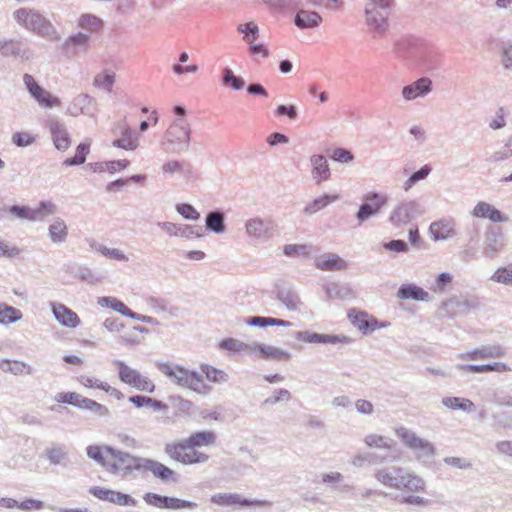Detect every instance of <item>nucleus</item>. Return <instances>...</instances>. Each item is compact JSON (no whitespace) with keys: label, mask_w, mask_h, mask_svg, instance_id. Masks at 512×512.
Here are the masks:
<instances>
[{"label":"nucleus","mask_w":512,"mask_h":512,"mask_svg":"<svg viewBox=\"0 0 512 512\" xmlns=\"http://www.w3.org/2000/svg\"><path fill=\"white\" fill-rule=\"evenodd\" d=\"M155 365L165 377L178 387L189 389L200 395H206L212 390V387L204 382L202 375L197 371L171 362H156Z\"/></svg>","instance_id":"obj_1"},{"label":"nucleus","mask_w":512,"mask_h":512,"mask_svg":"<svg viewBox=\"0 0 512 512\" xmlns=\"http://www.w3.org/2000/svg\"><path fill=\"white\" fill-rule=\"evenodd\" d=\"M13 17L17 23L30 31L36 32L41 37L50 41H59L61 39V35L51 22L35 10L20 8L13 13Z\"/></svg>","instance_id":"obj_2"},{"label":"nucleus","mask_w":512,"mask_h":512,"mask_svg":"<svg viewBox=\"0 0 512 512\" xmlns=\"http://www.w3.org/2000/svg\"><path fill=\"white\" fill-rule=\"evenodd\" d=\"M397 437L409 448L416 459L422 463H430L435 456L436 449L427 439L419 437L414 431L400 427L396 430Z\"/></svg>","instance_id":"obj_3"},{"label":"nucleus","mask_w":512,"mask_h":512,"mask_svg":"<svg viewBox=\"0 0 512 512\" xmlns=\"http://www.w3.org/2000/svg\"><path fill=\"white\" fill-rule=\"evenodd\" d=\"M105 452L114 459V462L107 467V470L114 474L127 476L135 470L141 471L142 469L144 459L142 457L131 455L111 446H105Z\"/></svg>","instance_id":"obj_4"},{"label":"nucleus","mask_w":512,"mask_h":512,"mask_svg":"<svg viewBox=\"0 0 512 512\" xmlns=\"http://www.w3.org/2000/svg\"><path fill=\"white\" fill-rule=\"evenodd\" d=\"M190 125L184 118L171 123L165 133V139L172 152L188 151L190 147Z\"/></svg>","instance_id":"obj_5"},{"label":"nucleus","mask_w":512,"mask_h":512,"mask_svg":"<svg viewBox=\"0 0 512 512\" xmlns=\"http://www.w3.org/2000/svg\"><path fill=\"white\" fill-rule=\"evenodd\" d=\"M113 364L118 368L119 379L135 388L136 390L152 393L155 390V385L146 376H143L138 370L128 366L124 361L114 360Z\"/></svg>","instance_id":"obj_6"},{"label":"nucleus","mask_w":512,"mask_h":512,"mask_svg":"<svg viewBox=\"0 0 512 512\" xmlns=\"http://www.w3.org/2000/svg\"><path fill=\"white\" fill-rule=\"evenodd\" d=\"M165 453L173 460L184 465L205 463L209 456L203 452H199L192 447H185L183 443H168L165 446Z\"/></svg>","instance_id":"obj_7"},{"label":"nucleus","mask_w":512,"mask_h":512,"mask_svg":"<svg viewBox=\"0 0 512 512\" xmlns=\"http://www.w3.org/2000/svg\"><path fill=\"white\" fill-rule=\"evenodd\" d=\"M277 229V223L271 218L253 217L245 222L246 235L259 242L269 241Z\"/></svg>","instance_id":"obj_8"},{"label":"nucleus","mask_w":512,"mask_h":512,"mask_svg":"<svg viewBox=\"0 0 512 512\" xmlns=\"http://www.w3.org/2000/svg\"><path fill=\"white\" fill-rule=\"evenodd\" d=\"M423 214L422 206L416 200L399 203L390 213L389 222L395 227H402Z\"/></svg>","instance_id":"obj_9"},{"label":"nucleus","mask_w":512,"mask_h":512,"mask_svg":"<svg viewBox=\"0 0 512 512\" xmlns=\"http://www.w3.org/2000/svg\"><path fill=\"white\" fill-rule=\"evenodd\" d=\"M23 82L30 95L41 107L53 108L61 104L60 99L41 87L32 75L24 74Z\"/></svg>","instance_id":"obj_10"},{"label":"nucleus","mask_w":512,"mask_h":512,"mask_svg":"<svg viewBox=\"0 0 512 512\" xmlns=\"http://www.w3.org/2000/svg\"><path fill=\"white\" fill-rule=\"evenodd\" d=\"M211 501L219 506L233 507L239 506H257V507H271L272 503L266 499L249 500L242 497L238 493H218L211 497Z\"/></svg>","instance_id":"obj_11"},{"label":"nucleus","mask_w":512,"mask_h":512,"mask_svg":"<svg viewBox=\"0 0 512 512\" xmlns=\"http://www.w3.org/2000/svg\"><path fill=\"white\" fill-rule=\"evenodd\" d=\"M428 233L435 242L451 240L458 235L456 221L451 217H442L429 225Z\"/></svg>","instance_id":"obj_12"},{"label":"nucleus","mask_w":512,"mask_h":512,"mask_svg":"<svg viewBox=\"0 0 512 512\" xmlns=\"http://www.w3.org/2000/svg\"><path fill=\"white\" fill-rule=\"evenodd\" d=\"M364 203L360 205L356 213V219L362 223L379 213L381 208L387 204L388 197L377 192H370L365 195Z\"/></svg>","instance_id":"obj_13"},{"label":"nucleus","mask_w":512,"mask_h":512,"mask_svg":"<svg viewBox=\"0 0 512 512\" xmlns=\"http://www.w3.org/2000/svg\"><path fill=\"white\" fill-rule=\"evenodd\" d=\"M505 247L504 235L500 227L490 226L485 230L483 240L484 256L494 258Z\"/></svg>","instance_id":"obj_14"},{"label":"nucleus","mask_w":512,"mask_h":512,"mask_svg":"<svg viewBox=\"0 0 512 512\" xmlns=\"http://www.w3.org/2000/svg\"><path fill=\"white\" fill-rule=\"evenodd\" d=\"M113 133L116 136H120L112 142L113 147L131 151L138 148V136L125 121L117 123L113 129Z\"/></svg>","instance_id":"obj_15"},{"label":"nucleus","mask_w":512,"mask_h":512,"mask_svg":"<svg viewBox=\"0 0 512 512\" xmlns=\"http://www.w3.org/2000/svg\"><path fill=\"white\" fill-rule=\"evenodd\" d=\"M0 55L20 59L21 62L29 61L33 58L30 48L22 41L14 39H0Z\"/></svg>","instance_id":"obj_16"},{"label":"nucleus","mask_w":512,"mask_h":512,"mask_svg":"<svg viewBox=\"0 0 512 512\" xmlns=\"http://www.w3.org/2000/svg\"><path fill=\"white\" fill-rule=\"evenodd\" d=\"M505 355L504 349L499 345H482L473 350L460 353L457 355V359L463 362L488 360L493 358H500Z\"/></svg>","instance_id":"obj_17"},{"label":"nucleus","mask_w":512,"mask_h":512,"mask_svg":"<svg viewBox=\"0 0 512 512\" xmlns=\"http://www.w3.org/2000/svg\"><path fill=\"white\" fill-rule=\"evenodd\" d=\"M89 493L99 500L108 501L120 506H136L137 504L136 500L130 495L103 487H91Z\"/></svg>","instance_id":"obj_18"},{"label":"nucleus","mask_w":512,"mask_h":512,"mask_svg":"<svg viewBox=\"0 0 512 512\" xmlns=\"http://www.w3.org/2000/svg\"><path fill=\"white\" fill-rule=\"evenodd\" d=\"M368 448L386 450L390 454V459L395 461L400 458V453L395 454L397 443L394 439L377 433L367 434L363 439Z\"/></svg>","instance_id":"obj_19"},{"label":"nucleus","mask_w":512,"mask_h":512,"mask_svg":"<svg viewBox=\"0 0 512 512\" xmlns=\"http://www.w3.org/2000/svg\"><path fill=\"white\" fill-rule=\"evenodd\" d=\"M298 341L306 343H322L336 345L338 343H350V338L344 335H326L310 331H298L295 334Z\"/></svg>","instance_id":"obj_20"},{"label":"nucleus","mask_w":512,"mask_h":512,"mask_svg":"<svg viewBox=\"0 0 512 512\" xmlns=\"http://www.w3.org/2000/svg\"><path fill=\"white\" fill-rule=\"evenodd\" d=\"M472 215L477 218L489 219L494 223H507L510 220L507 214L484 201H480L474 206Z\"/></svg>","instance_id":"obj_21"},{"label":"nucleus","mask_w":512,"mask_h":512,"mask_svg":"<svg viewBox=\"0 0 512 512\" xmlns=\"http://www.w3.org/2000/svg\"><path fill=\"white\" fill-rule=\"evenodd\" d=\"M276 298L290 312H300L304 305L298 293L290 286L278 287Z\"/></svg>","instance_id":"obj_22"},{"label":"nucleus","mask_w":512,"mask_h":512,"mask_svg":"<svg viewBox=\"0 0 512 512\" xmlns=\"http://www.w3.org/2000/svg\"><path fill=\"white\" fill-rule=\"evenodd\" d=\"M48 127L55 148L62 152L66 151L71 145V138L65 125L58 120L51 119L48 122Z\"/></svg>","instance_id":"obj_23"},{"label":"nucleus","mask_w":512,"mask_h":512,"mask_svg":"<svg viewBox=\"0 0 512 512\" xmlns=\"http://www.w3.org/2000/svg\"><path fill=\"white\" fill-rule=\"evenodd\" d=\"M396 490H407L409 492L424 491L425 481L423 478L415 474L414 472L408 471L404 468L401 469L399 474Z\"/></svg>","instance_id":"obj_24"},{"label":"nucleus","mask_w":512,"mask_h":512,"mask_svg":"<svg viewBox=\"0 0 512 512\" xmlns=\"http://www.w3.org/2000/svg\"><path fill=\"white\" fill-rule=\"evenodd\" d=\"M432 90V81L427 77H422L410 85L403 87L402 97L411 101L418 97H424Z\"/></svg>","instance_id":"obj_25"},{"label":"nucleus","mask_w":512,"mask_h":512,"mask_svg":"<svg viewBox=\"0 0 512 512\" xmlns=\"http://www.w3.org/2000/svg\"><path fill=\"white\" fill-rule=\"evenodd\" d=\"M388 15L389 9L365 7L366 23L377 32L386 31Z\"/></svg>","instance_id":"obj_26"},{"label":"nucleus","mask_w":512,"mask_h":512,"mask_svg":"<svg viewBox=\"0 0 512 512\" xmlns=\"http://www.w3.org/2000/svg\"><path fill=\"white\" fill-rule=\"evenodd\" d=\"M52 312L60 325L76 328L80 324L79 316L64 304H52Z\"/></svg>","instance_id":"obj_27"},{"label":"nucleus","mask_w":512,"mask_h":512,"mask_svg":"<svg viewBox=\"0 0 512 512\" xmlns=\"http://www.w3.org/2000/svg\"><path fill=\"white\" fill-rule=\"evenodd\" d=\"M315 266L322 271H342L347 263L336 254L326 253L315 258Z\"/></svg>","instance_id":"obj_28"},{"label":"nucleus","mask_w":512,"mask_h":512,"mask_svg":"<svg viewBox=\"0 0 512 512\" xmlns=\"http://www.w3.org/2000/svg\"><path fill=\"white\" fill-rule=\"evenodd\" d=\"M348 316L353 326L363 334H368L377 328L385 327L384 324L378 325V321L373 317L369 318L365 312H351Z\"/></svg>","instance_id":"obj_29"},{"label":"nucleus","mask_w":512,"mask_h":512,"mask_svg":"<svg viewBox=\"0 0 512 512\" xmlns=\"http://www.w3.org/2000/svg\"><path fill=\"white\" fill-rule=\"evenodd\" d=\"M402 467L399 466H385L375 470L374 478L385 487L395 489L399 474L401 473Z\"/></svg>","instance_id":"obj_30"},{"label":"nucleus","mask_w":512,"mask_h":512,"mask_svg":"<svg viewBox=\"0 0 512 512\" xmlns=\"http://www.w3.org/2000/svg\"><path fill=\"white\" fill-rule=\"evenodd\" d=\"M456 368L463 372L468 373H487V372H507L511 371V368L502 362H494L492 364H465V363H458L456 365Z\"/></svg>","instance_id":"obj_31"},{"label":"nucleus","mask_w":512,"mask_h":512,"mask_svg":"<svg viewBox=\"0 0 512 512\" xmlns=\"http://www.w3.org/2000/svg\"><path fill=\"white\" fill-rule=\"evenodd\" d=\"M95 104V99L86 93L78 94L67 109V113L72 116L79 114L92 115L91 106Z\"/></svg>","instance_id":"obj_32"},{"label":"nucleus","mask_w":512,"mask_h":512,"mask_svg":"<svg viewBox=\"0 0 512 512\" xmlns=\"http://www.w3.org/2000/svg\"><path fill=\"white\" fill-rule=\"evenodd\" d=\"M397 297L402 300L412 299L424 302L430 300V295L427 291L412 283L402 284L398 289Z\"/></svg>","instance_id":"obj_33"},{"label":"nucleus","mask_w":512,"mask_h":512,"mask_svg":"<svg viewBox=\"0 0 512 512\" xmlns=\"http://www.w3.org/2000/svg\"><path fill=\"white\" fill-rule=\"evenodd\" d=\"M141 471L151 472L156 478L162 481H169L174 474V471L164 464L147 458L143 459Z\"/></svg>","instance_id":"obj_34"},{"label":"nucleus","mask_w":512,"mask_h":512,"mask_svg":"<svg viewBox=\"0 0 512 512\" xmlns=\"http://www.w3.org/2000/svg\"><path fill=\"white\" fill-rule=\"evenodd\" d=\"M322 22L321 15L312 10L301 9L297 12L294 23L300 29L315 28Z\"/></svg>","instance_id":"obj_35"},{"label":"nucleus","mask_w":512,"mask_h":512,"mask_svg":"<svg viewBox=\"0 0 512 512\" xmlns=\"http://www.w3.org/2000/svg\"><path fill=\"white\" fill-rule=\"evenodd\" d=\"M312 169V177L317 184L327 180L330 176V169L326 158L322 155H313L310 158Z\"/></svg>","instance_id":"obj_36"},{"label":"nucleus","mask_w":512,"mask_h":512,"mask_svg":"<svg viewBox=\"0 0 512 512\" xmlns=\"http://www.w3.org/2000/svg\"><path fill=\"white\" fill-rule=\"evenodd\" d=\"M45 457L51 465H64L68 459V451L63 444L56 442L50 443L45 449Z\"/></svg>","instance_id":"obj_37"},{"label":"nucleus","mask_w":512,"mask_h":512,"mask_svg":"<svg viewBox=\"0 0 512 512\" xmlns=\"http://www.w3.org/2000/svg\"><path fill=\"white\" fill-rule=\"evenodd\" d=\"M48 236L54 244L65 242L68 236V227L65 221L59 217L55 218L48 227Z\"/></svg>","instance_id":"obj_38"},{"label":"nucleus","mask_w":512,"mask_h":512,"mask_svg":"<svg viewBox=\"0 0 512 512\" xmlns=\"http://www.w3.org/2000/svg\"><path fill=\"white\" fill-rule=\"evenodd\" d=\"M216 436L211 431H201L192 434L189 438L180 441L185 447H203L212 445L215 442Z\"/></svg>","instance_id":"obj_39"},{"label":"nucleus","mask_w":512,"mask_h":512,"mask_svg":"<svg viewBox=\"0 0 512 512\" xmlns=\"http://www.w3.org/2000/svg\"><path fill=\"white\" fill-rule=\"evenodd\" d=\"M443 307L452 309L453 314L467 313L477 307L474 300L468 297H454L443 303Z\"/></svg>","instance_id":"obj_40"},{"label":"nucleus","mask_w":512,"mask_h":512,"mask_svg":"<svg viewBox=\"0 0 512 512\" xmlns=\"http://www.w3.org/2000/svg\"><path fill=\"white\" fill-rule=\"evenodd\" d=\"M225 216L224 213L215 210L211 211L206 215L205 226L206 229L210 232H214L216 234H221L225 232L226 226L224 223Z\"/></svg>","instance_id":"obj_41"},{"label":"nucleus","mask_w":512,"mask_h":512,"mask_svg":"<svg viewBox=\"0 0 512 512\" xmlns=\"http://www.w3.org/2000/svg\"><path fill=\"white\" fill-rule=\"evenodd\" d=\"M343 479L344 476L340 472L336 471L321 474V482L323 484H330L332 485L333 490H338L342 493H348L353 489V486L349 484H343L339 486Z\"/></svg>","instance_id":"obj_42"},{"label":"nucleus","mask_w":512,"mask_h":512,"mask_svg":"<svg viewBox=\"0 0 512 512\" xmlns=\"http://www.w3.org/2000/svg\"><path fill=\"white\" fill-rule=\"evenodd\" d=\"M329 299L348 300L354 297L353 290L346 284L332 283L325 287Z\"/></svg>","instance_id":"obj_43"},{"label":"nucleus","mask_w":512,"mask_h":512,"mask_svg":"<svg viewBox=\"0 0 512 512\" xmlns=\"http://www.w3.org/2000/svg\"><path fill=\"white\" fill-rule=\"evenodd\" d=\"M441 403L443 406L453 410H462L467 413L474 412L476 407L474 403L466 398L460 397H445L442 399Z\"/></svg>","instance_id":"obj_44"},{"label":"nucleus","mask_w":512,"mask_h":512,"mask_svg":"<svg viewBox=\"0 0 512 512\" xmlns=\"http://www.w3.org/2000/svg\"><path fill=\"white\" fill-rule=\"evenodd\" d=\"M56 211L57 206L52 201H41L36 208H31V221H42Z\"/></svg>","instance_id":"obj_45"},{"label":"nucleus","mask_w":512,"mask_h":512,"mask_svg":"<svg viewBox=\"0 0 512 512\" xmlns=\"http://www.w3.org/2000/svg\"><path fill=\"white\" fill-rule=\"evenodd\" d=\"M200 369L205 374L208 381L216 384H223L229 380V375L220 369H217L209 364L203 363Z\"/></svg>","instance_id":"obj_46"},{"label":"nucleus","mask_w":512,"mask_h":512,"mask_svg":"<svg viewBox=\"0 0 512 512\" xmlns=\"http://www.w3.org/2000/svg\"><path fill=\"white\" fill-rule=\"evenodd\" d=\"M115 73L109 70H104L95 75L93 79V86L105 90L106 92H111L113 85L115 83Z\"/></svg>","instance_id":"obj_47"},{"label":"nucleus","mask_w":512,"mask_h":512,"mask_svg":"<svg viewBox=\"0 0 512 512\" xmlns=\"http://www.w3.org/2000/svg\"><path fill=\"white\" fill-rule=\"evenodd\" d=\"M88 44L89 36L81 32L69 36L64 42V46L72 48L74 53L86 51Z\"/></svg>","instance_id":"obj_48"},{"label":"nucleus","mask_w":512,"mask_h":512,"mask_svg":"<svg viewBox=\"0 0 512 512\" xmlns=\"http://www.w3.org/2000/svg\"><path fill=\"white\" fill-rule=\"evenodd\" d=\"M338 199V196H331L328 194H324L310 203H308L305 208L303 209V212L307 215L314 214L322 209H324L326 206H328L330 203L336 201Z\"/></svg>","instance_id":"obj_49"},{"label":"nucleus","mask_w":512,"mask_h":512,"mask_svg":"<svg viewBox=\"0 0 512 512\" xmlns=\"http://www.w3.org/2000/svg\"><path fill=\"white\" fill-rule=\"evenodd\" d=\"M490 280L498 284L512 287V264L498 267L491 275Z\"/></svg>","instance_id":"obj_50"},{"label":"nucleus","mask_w":512,"mask_h":512,"mask_svg":"<svg viewBox=\"0 0 512 512\" xmlns=\"http://www.w3.org/2000/svg\"><path fill=\"white\" fill-rule=\"evenodd\" d=\"M22 319V313L20 310L8 306L0 305V324L9 325Z\"/></svg>","instance_id":"obj_51"},{"label":"nucleus","mask_w":512,"mask_h":512,"mask_svg":"<svg viewBox=\"0 0 512 512\" xmlns=\"http://www.w3.org/2000/svg\"><path fill=\"white\" fill-rule=\"evenodd\" d=\"M291 358V353L274 345L266 344L263 360L267 361H286Z\"/></svg>","instance_id":"obj_52"},{"label":"nucleus","mask_w":512,"mask_h":512,"mask_svg":"<svg viewBox=\"0 0 512 512\" xmlns=\"http://www.w3.org/2000/svg\"><path fill=\"white\" fill-rule=\"evenodd\" d=\"M512 157V135L507 139L504 146L495 151L492 155L487 158V162L490 164H497L505 161Z\"/></svg>","instance_id":"obj_53"},{"label":"nucleus","mask_w":512,"mask_h":512,"mask_svg":"<svg viewBox=\"0 0 512 512\" xmlns=\"http://www.w3.org/2000/svg\"><path fill=\"white\" fill-rule=\"evenodd\" d=\"M103 25V21L93 14H82L78 20V26L82 29L94 32L99 30Z\"/></svg>","instance_id":"obj_54"},{"label":"nucleus","mask_w":512,"mask_h":512,"mask_svg":"<svg viewBox=\"0 0 512 512\" xmlns=\"http://www.w3.org/2000/svg\"><path fill=\"white\" fill-rule=\"evenodd\" d=\"M89 147H90V143H88V142L80 143L76 148L75 156L65 159L63 162V165L75 166V165L83 164L86 160V155L89 152Z\"/></svg>","instance_id":"obj_55"},{"label":"nucleus","mask_w":512,"mask_h":512,"mask_svg":"<svg viewBox=\"0 0 512 512\" xmlns=\"http://www.w3.org/2000/svg\"><path fill=\"white\" fill-rule=\"evenodd\" d=\"M431 171L432 168L426 164L419 170L412 173L411 176L403 184L404 191H409L417 182L426 179Z\"/></svg>","instance_id":"obj_56"},{"label":"nucleus","mask_w":512,"mask_h":512,"mask_svg":"<svg viewBox=\"0 0 512 512\" xmlns=\"http://www.w3.org/2000/svg\"><path fill=\"white\" fill-rule=\"evenodd\" d=\"M237 31L244 34V40L248 44H252L259 37V28L254 22L239 25Z\"/></svg>","instance_id":"obj_57"},{"label":"nucleus","mask_w":512,"mask_h":512,"mask_svg":"<svg viewBox=\"0 0 512 512\" xmlns=\"http://www.w3.org/2000/svg\"><path fill=\"white\" fill-rule=\"evenodd\" d=\"M219 347L233 353H241L248 350V343L234 338H226L219 343Z\"/></svg>","instance_id":"obj_58"},{"label":"nucleus","mask_w":512,"mask_h":512,"mask_svg":"<svg viewBox=\"0 0 512 512\" xmlns=\"http://www.w3.org/2000/svg\"><path fill=\"white\" fill-rule=\"evenodd\" d=\"M94 249L101 253L103 256H106L110 259L126 262L129 258L124 254V252L120 249L116 248H108L102 244H97L93 246Z\"/></svg>","instance_id":"obj_59"},{"label":"nucleus","mask_w":512,"mask_h":512,"mask_svg":"<svg viewBox=\"0 0 512 512\" xmlns=\"http://www.w3.org/2000/svg\"><path fill=\"white\" fill-rule=\"evenodd\" d=\"M198 507V504L193 501L183 500L177 497H169L167 499V507L166 509L170 510H181V509H189L194 510Z\"/></svg>","instance_id":"obj_60"},{"label":"nucleus","mask_w":512,"mask_h":512,"mask_svg":"<svg viewBox=\"0 0 512 512\" xmlns=\"http://www.w3.org/2000/svg\"><path fill=\"white\" fill-rule=\"evenodd\" d=\"M105 446L99 445H89L86 447L87 456L98 463L100 466L107 468V463L103 456V452H105Z\"/></svg>","instance_id":"obj_61"},{"label":"nucleus","mask_w":512,"mask_h":512,"mask_svg":"<svg viewBox=\"0 0 512 512\" xmlns=\"http://www.w3.org/2000/svg\"><path fill=\"white\" fill-rule=\"evenodd\" d=\"M6 211L11 216V220L18 218L21 220L31 221V208L28 206L13 205Z\"/></svg>","instance_id":"obj_62"},{"label":"nucleus","mask_w":512,"mask_h":512,"mask_svg":"<svg viewBox=\"0 0 512 512\" xmlns=\"http://www.w3.org/2000/svg\"><path fill=\"white\" fill-rule=\"evenodd\" d=\"M223 84L231 85V87L235 90H240L244 87L245 81L241 77L235 76L229 68L224 70L223 74Z\"/></svg>","instance_id":"obj_63"},{"label":"nucleus","mask_w":512,"mask_h":512,"mask_svg":"<svg viewBox=\"0 0 512 512\" xmlns=\"http://www.w3.org/2000/svg\"><path fill=\"white\" fill-rule=\"evenodd\" d=\"M176 211L185 219L188 220H198L200 218V213L188 203H182L176 205Z\"/></svg>","instance_id":"obj_64"}]
</instances>
